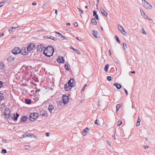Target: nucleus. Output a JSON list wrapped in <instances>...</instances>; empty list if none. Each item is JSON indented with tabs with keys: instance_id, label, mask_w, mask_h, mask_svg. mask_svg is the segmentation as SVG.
I'll use <instances>...</instances> for the list:
<instances>
[{
	"instance_id": "nucleus-59",
	"label": "nucleus",
	"mask_w": 155,
	"mask_h": 155,
	"mask_svg": "<svg viewBox=\"0 0 155 155\" xmlns=\"http://www.w3.org/2000/svg\"><path fill=\"white\" fill-rule=\"evenodd\" d=\"M144 147L145 149H147L149 147L147 145H146L145 146H144Z\"/></svg>"
},
{
	"instance_id": "nucleus-21",
	"label": "nucleus",
	"mask_w": 155,
	"mask_h": 155,
	"mask_svg": "<svg viewBox=\"0 0 155 155\" xmlns=\"http://www.w3.org/2000/svg\"><path fill=\"white\" fill-rule=\"evenodd\" d=\"M114 86L118 89H119L121 88L122 85L118 84L117 83L114 84Z\"/></svg>"
},
{
	"instance_id": "nucleus-31",
	"label": "nucleus",
	"mask_w": 155,
	"mask_h": 155,
	"mask_svg": "<svg viewBox=\"0 0 155 155\" xmlns=\"http://www.w3.org/2000/svg\"><path fill=\"white\" fill-rule=\"evenodd\" d=\"M69 65V64H67V63L65 64L64 68H65V69H66V70L67 71H68L69 70V69L68 68Z\"/></svg>"
},
{
	"instance_id": "nucleus-1",
	"label": "nucleus",
	"mask_w": 155,
	"mask_h": 155,
	"mask_svg": "<svg viewBox=\"0 0 155 155\" xmlns=\"http://www.w3.org/2000/svg\"><path fill=\"white\" fill-rule=\"evenodd\" d=\"M39 115V114L38 113L34 112L31 113L29 116V120L31 121H34L36 120Z\"/></svg>"
},
{
	"instance_id": "nucleus-57",
	"label": "nucleus",
	"mask_w": 155,
	"mask_h": 155,
	"mask_svg": "<svg viewBox=\"0 0 155 155\" xmlns=\"http://www.w3.org/2000/svg\"><path fill=\"white\" fill-rule=\"evenodd\" d=\"M55 33L58 34V35H58V36H59V35H60L61 34L60 32H58L57 31H55Z\"/></svg>"
},
{
	"instance_id": "nucleus-18",
	"label": "nucleus",
	"mask_w": 155,
	"mask_h": 155,
	"mask_svg": "<svg viewBox=\"0 0 155 155\" xmlns=\"http://www.w3.org/2000/svg\"><path fill=\"white\" fill-rule=\"evenodd\" d=\"M89 130L88 128L87 127H86L85 129H84L83 131L82 132L83 134V135L85 136L89 131Z\"/></svg>"
},
{
	"instance_id": "nucleus-3",
	"label": "nucleus",
	"mask_w": 155,
	"mask_h": 155,
	"mask_svg": "<svg viewBox=\"0 0 155 155\" xmlns=\"http://www.w3.org/2000/svg\"><path fill=\"white\" fill-rule=\"evenodd\" d=\"M12 53L15 55H17L21 52V50L18 47H15L11 50Z\"/></svg>"
},
{
	"instance_id": "nucleus-64",
	"label": "nucleus",
	"mask_w": 155,
	"mask_h": 155,
	"mask_svg": "<svg viewBox=\"0 0 155 155\" xmlns=\"http://www.w3.org/2000/svg\"><path fill=\"white\" fill-rule=\"evenodd\" d=\"M66 25L68 26L70 25L71 24L70 23H67L66 24Z\"/></svg>"
},
{
	"instance_id": "nucleus-25",
	"label": "nucleus",
	"mask_w": 155,
	"mask_h": 155,
	"mask_svg": "<svg viewBox=\"0 0 155 155\" xmlns=\"http://www.w3.org/2000/svg\"><path fill=\"white\" fill-rule=\"evenodd\" d=\"M91 23L92 24L94 25H96L97 24L96 20L94 18H92V19Z\"/></svg>"
},
{
	"instance_id": "nucleus-48",
	"label": "nucleus",
	"mask_w": 155,
	"mask_h": 155,
	"mask_svg": "<svg viewBox=\"0 0 155 155\" xmlns=\"http://www.w3.org/2000/svg\"><path fill=\"white\" fill-rule=\"evenodd\" d=\"M145 18H146L148 20H150L152 21V20L149 17H147L146 15H145Z\"/></svg>"
},
{
	"instance_id": "nucleus-15",
	"label": "nucleus",
	"mask_w": 155,
	"mask_h": 155,
	"mask_svg": "<svg viewBox=\"0 0 155 155\" xmlns=\"http://www.w3.org/2000/svg\"><path fill=\"white\" fill-rule=\"evenodd\" d=\"M28 119V118L26 116H23L21 118L20 121L22 123H25L27 121Z\"/></svg>"
},
{
	"instance_id": "nucleus-10",
	"label": "nucleus",
	"mask_w": 155,
	"mask_h": 155,
	"mask_svg": "<svg viewBox=\"0 0 155 155\" xmlns=\"http://www.w3.org/2000/svg\"><path fill=\"white\" fill-rule=\"evenodd\" d=\"M44 45V44H41L40 45H38L37 47V49L38 51L41 52L43 51L44 49H45V48Z\"/></svg>"
},
{
	"instance_id": "nucleus-27",
	"label": "nucleus",
	"mask_w": 155,
	"mask_h": 155,
	"mask_svg": "<svg viewBox=\"0 0 155 155\" xmlns=\"http://www.w3.org/2000/svg\"><path fill=\"white\" fill-rule=\"evenodd\" d=\"M141 121V120L140 117H138L137 122L136 124V126L137 127L139 126L140 125V123Z\"/></svg>"
},
{
	"instance_id": "nucleus-61",
	"label": "nucleus",
	"mask_w": 155,
	"mask_h": 155,
	"mask_svg": "<svg viewBox=\"0 0 155 155\" xmlns=\"http://www.w3.org/2000/svg\"><path fill=\"white\" fill-rule=\"evenodd\" d=\"M109 55L110 56H111V51L110 50H109Z\"/></svg>"
},
{
	"instance_id": "nucleus-35",
	"label": "nucleus",
	"mask_w": 155,
	"mask_h": 155,
	"mask_svg": "<svg viewBox=\"0 0 155 155\" xmlns=\"http://www.w3.org/2000/svg\"><path fill=\"white\" fill-rule=\"evenodd\" d=\"M121 33L124 35H127V34L125 31H124V29H123L121 30L120 31Z\"/></svg>"
},
{
	"instance_id": "nucleus-8",
	"label": "nucleus",
	"mask_w": 155,
	"mask_h": 155,
	"mask_svg": "<svg viewBox=\"0 0 155 155\" xmlns=\"http://www.w3.org/2000/svg\"><path fill=\"white\" fill-rule=\"evenodd\" d=\"M62 101L64 104H66L69 101L68 97L66 95H63L62 96Z\"/></svg>"
},
{
	"instance_id": "nucleus-17",
	"label": "nucleus",
	"mask_w": 155,
	"mask_h": 155,
	"mask_svg": "<svg viewBox=\"0 0 155 155\" xmlns=\"http://www.w3.org/2000/svg\"><path fill=\"white\" fill-rule=\"evenodd\" d=\"M43 54L45 56L48 57H50L53 54H51V53L49 52H45V51H43Z\"/></svg>"
},
{
	"instance_id": "nucleus-58",
	"label": "nucleus",
	"mask_w": 155,
	"mask_h": 155,
	"mask_svg": "<svg viewBox=\"0 0 155 155\" xmlns=\"http://www.w3.org/2000/svg\"><path fill=\"white\" fill-rule=\"evenodd\" d=\"M46 135L47 137H49V133H46Z\"/></svg>"
},
{
	"instance_id": "nucleus-41",
	"label": "nucleus",
	"mask_w": 155,
	"mask_h": 155,
	"mask_svg": "<svg viewBox=\"0 0 155 155\" xmlns=\"http://www.w3.org/2000/svg\"><path fill=\"white\" fill-rule=\"evenodd\" d=\"M29 133H25L23 134V136H24V137H29Z\"/></svg>"
},
{
	"instance_id": "nucleus-30",
	"label": "nucleus",
	"mask_w": 155,
	"mask_h": 155,
	"mask_svg": "<svg viewBox=\"0 0 155 155\" xmlns=\"http://www.w3.org/2000/svg\"><path fill=\"white\" fill-rule=\"evenodd\" d=\"M114 38L116 39V41L118 42V43L119 44L120 43V41L117 36L116 35L114 37Z\"/></svg>"
},
{
	"instance_id": "nucleus-40",
	"label": "nucleus",
	"mask_w": 155,
	"mask_h": 155,
	"mask_svg": "<svg viewBox=\"0 0 155 155\" xmlns=\"http://www.w3.org/2000/svg\"><path fill=\"white\" fill-rule=\"evenodd\" d=\"M29 137H35L36 136L33 134H30L29 133Z\"/></svg>"
},
{
	"instance_id": "nucleus-47",
	"label": "nucleus",
	"mask_w": 155,
	"mask_h": 155,
	"mask_svg": "<svg viewBox=\"0 0 155 155\" xmlns=\"http://www.w3.org/2000/svg\"><path fill=\"white\" fill-rule=\"evenodd\" d=\"M119 30L120 31L124 29V28L120 25H119V26L118 27Z\"/></svg>"
},
{
	"instance_id": "nucleus-7",
	"label": "nucleus",
	"mask_w": 155,
	"mask_h": 155,
	"mask_svg": "<svg viewBox=\"0 0 155 155\" xmlns=\"http://www.w3.org/2000/svg\"><path fill=\"white\" fill-rule=\"evenodd\" d=\"M68 84L72 87H74L75 84V81L74 78H71L68 81Z\"/></svg>"
},
{
	"instance_id": "nucleus-53",
	"label": "nucleus",
	"mask_w": 155,
	"mask_h": 155,
	"mask_svg": "<svg viewBox=\"0 0 155 155\" xmlns=\"http://www.w3.org/2000/svg\"><path fill=\"white\" fill-rule=\"evenodd\" d=\"M47 5V3H45V4H44L42 6V8H44L46 6V5Z\"/></svg>"
},
{
	"instance_id": "nucleus-52",
	"label": "nucleus",
	"mask_w": 155,
	"mask_h": 155,
	"mask_svg": "<svg viewBox=\"0 0 155 155\" xmlns=\"http://www.w3.org/2000/svg\"><path fill=\"white\" fill-rule=\"evenodd\" d=\"M3 84L2 81H0V88L2 87Z\"/></svg>"
},
{
	"instance_id": "nucleus-60",
	"label": "nucleus",
	"mask_w": 155,
	"mask_h": 155,
	"mask_svg": "<svg viewBox=\"0 0 155 155\" xmlns=\"http://www.w3.org/2000/svg\"><path fill=\"white\" fill-rule=\"evenodd\" d=\"M4 4L3 3V2H1L0 3V7L2 6Z\"/></svg>"
},
{
	"instance_id": "nucleus-63",
	"label": "nucleus",
	"mask_w": 155,
	"mask_h": 155,
	"mask_svg": "<svg viewBox=\"0 0 155 155\" xmlns=\"http://www.w3.org/2000/svg\"><path fill=\"white\" fill-rule=\"evenodd\" d=\"M7 0H4L3 1V2H3V4H5V3L7 2Z\"/></svg>"
},
{
	"instance_id": "nucleus-38",
	"label": "nucleus",
	"mask_w": 155,
	"mask_h": 155,
	"mask_svg": "<svg viewBox=\"0 0 155 155\" xmlns=\"http://www.w3.org/2000/svg\"><path fill=\"white\" fill-rule=\"evenodd\" d=\"M4 98L3 94L2 93H0V101H2Z\"/></svg>"
},
{
	"instance_id": "nucleus-56",
	"label": "nucleus",
	"mask_w": 155,
	"mask_h": 155,
	"mask_svg": "<svg viewBox=\"0 0 155 155\" xmlns=\"http://www.w3.org/2000/svg\"><path fill=\"white\" fill-rule=\"evenodd\" d=\"M124 91L127 95H128V93L127 91L125 88H124Z\"/></svg>"
},
{
	"instance_id": "nucleus-2",
	"label": "nucleus",
	"mask_w": 155,
	"mask_h": 155,
	"mask_svg": "<svg viewBox=\"0 0 155 155\" xmlns=\"http://www.w3.org/2000/svg\"><path fill=\"white\" fill-rule=\"evenodd\" d=\"M43 51H45V52H51V54H53L54 51V48L51 45L46 47Z\"/></svg>"
},
{
	"instance_id": "nucleus-24",
	"label": "nucleus",
	"mask_w": 155,
	"mask_h": 155,
	"mask_svg": "<svg viewBox=\"0 0 155 155\" xmlns=\"http://www.w3.org/2000/svg\"><path fill=\"white\" fill-rule=\"evenodd\" d=\"M25 102L26 104H30L31 103V99L26 98L25 99Z\"/></svg>"
},
{
	"instance_id": "nucleus-51",
	"label": "nucleus",
	"mask_w": 155,
	"mask_h": 155,
	"mask_svg": "<svg viewBox=\"0 0 155 155\" xmlns=\"http://www.w3.org/2000/svg\"><path fill=\"white\" fill-rule=\"evenodd\" d=\"M97 122H99V121H98V120H97V119H96V120H95V122H94V124H97V125H99V124H98V123H97Z\"/></svg>"
},
{
	"instance_id": "nucleus-23",
	"label": "nucleus",
	"mask_w": 155,
	"mask_h": 155,
	"mask_svg": "<svg viewBox=\"0 0 155 155\" xmlns=\"http://www.w3.org/2000/svg\"><path fill=\"white\" fill-rule=\"evenodd\" d=\"M70 48L71 49H73V51H75L78 54H80L81 53V52L78 50L74 48L72 46H71Z\"/></svg>"
},
{
	"instance_id": "nucleus-49",
	"label": "nucleus",
	"mask_w": 155,
	"mask_h": 155,
	"mask_svg": "<svg viewBox=\"0 0 155 155\" xmlns=\"http://www.w3.org/2000/svg\"><path fill=\"white\" fill-rule=\"evenodd\" d=\"M122 121H118V126H120V125H121V124H122Z\"/></svg>"
},
{
	"instance_id": "nucleus-42",
	"label": "nucleus",
	"mask_w": 155,
	"mask_h": 155,
	"mask_svg": "<svg viewBox=\"0 0 155 155\" xmlns=\"http://www.w3.org/2000/svg\"><path fill=\"white\" fill-rule=\"evenodd\" d=\"M107 79L108 81H110L112 80L111 77L110 76H108L107 77Z\"/></svg>"
},
{
	"instance_id": "nucleus-26",
	"label": "nucleus",
	"mask_w": 155,
	"mask_h": 155,
	"mask_svg": "<svg viewBox=\"0 0 155 155\" xmlns=\"http://www.w3.org/2000/svg\"><path fill=\"white\" fill-rule=\"evenodd\" d=\"M109 67V65L108 64H107L105 65L104 67V70L106 72H107Z\"/></svg>"
},
{
	"instance_id": "nucleus-14",
	"label": "nucleus",
	"mask_w": 155,
	"mask_h": 155,
	"mask_svg": "<svg viewBox=\"0 0 155 155\" xmlns=\"http://www.w3.org/2000/svg\"><path fill=\"white\" fill-rule=\"evenodd\" d=\"M26 48H24L21 49V54L23 55H25L28 54V51H26Z\"/></svg>"
},
{
	"instance_id": "nucleus-19",
	"label": "nucleus",
	"mask_w": 155,
	"mask_h": 155,
	"mask_svg": "<svg viewBox=\"0 0 155 155\" xmlns=\"http://www.w3.org/2000/svg\"><path fill=\"white\" fill-rule=\"evenodd\" d=\"M92 33L94 36L96 38H98L97 35L98 34V32L97 31H95L94 30L92 31Z\"/></svg>"
},
{
	"instance_id": "nucleus-39",
	"label": "nucleus",
	"mask_w": 155,
	"mask_h": 155,
	"mask_svg": "<svg viewBox=\"0 0 155 155\" xmlns=\"http://www.w3.org/2000/svg\"><path fill=\"white\" fill-rule=\"evenodd\" d=\"M34 98H33V99L36 101H38L39 99V97L38 96L37 97L36 95L35 96H34Z\"/></svg>"
},
{
	"instance_id": "nucleus-28",
	"label": "nucleus",
	"mask_w": 155,
	"mask_h": 155,
	"mask_svg": "<svg viewBox=\"0 0 155 155\" xmlns=\"http://www.w3.org/2000/svg\"><path fill=\"white\" fill-rule=\"evenodd\" d=\"M46 38L50 39H51L54 40V41H56L57 40V38H54L52 36H51L49 37L47 36V38Z\"/></svg>"
},
{
	"instance_id": "nucleus-20",
	"label": "nucleus",
	"mask_w": 155,
	"mask_h": 155,
	"mask_svg": "<svg viewBox=\"0 0 155 155\" xmlns=\"http://www.w3.org/2000/svg\"><path fill=\"white\" fill-rule=\"evenodd\" d=\"M54 109V106L52 105H49L48 109V111L52 113V110Z\"/></svg>"
},
{
	"instance_id": "nucleus-62",
	"label": "nucleus",
	"mask_w": 155,
	"mask_h": 155,
	"mask_svg": "<svg viewBox=\"0 0 155 155\" xmlns=\"http://www.w3.org/2000/svg\"><path fill=\"white\" fill-rule=\"evenodd\" d=\"M32 4L33 5H35L36 4V2H34L32 3Z\"/></svg>"
},
{
	"instance_id": "nucleus-50",
	"label": "nucleus",
	"mask_w": 155,
	"mask_h": 155,
	"mask_svg": "<svg viewBox=\"0 0 155 155\" xmlns=\"http://www.w3.org/2000/svg\"><path fill=\"white\" fill-rule=\"evenodd\" d=\"M74 25L75 27H77L78 26V24L77 22H74Z\"/></svg>"
},
{
	"instance_id": "nucleus-9",
	"label": "nucleus",
	"mask_w": 155,
	"mask_h": 155,
	"mask_svg": "<svg viewBox=\"0 0 155 155\" xmlns=\"http://www.w3.org/2000/svg\"><path fill=\"white\" fill-rule=\"evenodd\" d=\"M19 115L20 114H18L17 113H16V114H14L12 115L11 118L14 121H17Z\"/></svg>"
},
{
	"instance_id": "nucleus-13",
	"label": "nucleus",
	"mask_w": 155,
	"mask_h": 155,
	"mask_svg": "<svg viewBox=\"0 0 155 155\" xmlns=\"http://www.w3.org/2000/svg\"><path fill=\"white\" fill-rule=\"evenodd\" d=\"M72 87L70 86L69 84H68V83L64 85V88L65 90L66 91H70Z\"/></svg>"
},
{
	"instance_id": "nucleus-44",
	"label": "nucleus",
	"mask_w": 155,
	"mask_h": 155,
	"mask_svg": "<svg viewBox=\"0 0 155 155\" xmlns=\"http://www.w3.org/2000/svg\"><path fill=\"white\" fill-rule=\"evenodd\" d=\"M87 86V85L86 84H85L84 85V86L82 88L81 91H84V90L86 86Z\"/></svg>"
},
{
	"instance_id": "nucleus-16",
	"label": "nucleus",
	"mask_w": 155,
	"mask_h": 155,
	"mask_svg": "<svg viewBox=\"0 0 155 155\" xmlns=\"http://www.w3.org/2000/svg\"><path fill=\"white\" fill-rule=\"evenodd\" d=\"M100 10L101 11V14L102 15L104 16H107V13L106 12L105 10L102 8H100Z\"/></svg>"
},
{
	"instance_id": "nucleus-5",
	"label": "nucleus",
	"mask_w": 155,
	"mask_h": 155,
	"mask_svg": "<svg viewBox=\"0 0 155 155\" xmlns=\"http://www.w3.org/2000/svg\"><path fill=\"white\" fill-rule=\"evenodd\" d=\"M4 113V115L5 118L7 120L10 117V110L8 108L5 109Z\"/></svg>"
},
{
	"instance_id": "nucleus-22",
	"label": "nucleus",
	"mask_w": 155,
	"mask_h": 155,
	"mask_svg": "<svg viewBox=\"0 0 155 155\" xmlns=\"http://www.w3.org/2000/svg\"><path fill=\"white\" fill-rule=\"evenodd\" d=\"M93 16H94L95 18L96 19V20H99V18H98V17L97 15V12L96 11H95V10H94L93 11Z\"/></svg>"
},
{
	"instance_id": "nucleus-33",
	"label": "nucleus",
	"mask_w": 155,
	"mask_h": 155,
	"mask_svg": "<svg viewBox=\"0 0 155 155\" xmlns=\"http://www.w3.org/2000/svg\"><path fill=\"white\" fill-rule=\"evenodd\" d=\"M19 27V26L14 27L12 26L11 27H10V32L12 31L13 29H16L17 28H18Z\"/></svg>"
},
{
	"instance_id": "nucleus-34",
	"label": "nucleus",
	"mask_w": 155,
	"mask_h": 155,
	"mask_svg": "<svg viewBox=\"0 0 155 155\" xmlns=\"http://www.w3.org/2000/svg\"><path fill=\"white\" fill-rule=\"evenodd\" d=\"M140 11L141 13V15L143 16L145 18V13L144 12V11L140 9Z\"/></svg>"
},
{
	"instance_id": "nucleus-36",
	"label": "nucleus",
	"mask_w": 155,
	"mask_h": 155,
	"mask_svg": "<svg viewBox=\"0 0 155 155\" xmlns=\"http://www.w3.org/2000/svg\"><path fill=\"white\" fill-rule=\"evenodd\" d=\"M127 48V47L126 45V44L124 43H123V49L124 50H126V48Z\"/></svg>"
},
{
	"instance_id": "nucleus-29",
	"label": "nucleus",
	"mask_w": 155,
	"mask_h": 155,
	"mask_svg": "<svg viewBox=\"0 0 155 155\" xmlns=\"http://www.w3.org/2000/svg\"><path fill=\"white\" fill-rule=\"evenodd\" d=\"M5 68L4 64L2 62L0 63V68L2 69H3Z\"/></svg>"
},
{
	"instance_id": "nucleus-43",
	"label": "nucleus",
	"mask_w": 155,
	"mask_h": 155,
	"mask_svg": "<svg viewBox=\"0 0 155 155\" xmlns=\"http://www.w3.org/2000/svg\"><path fill=\"white\" fill-rule=\"evenodd\" d=\"M7 152V151L5 149H3L2 150L1 153H6Z\"/></svg>"
},
{
	"instance_id": "nucleus-55",
	"label": "nucleus",
	"mask_w": 155,
	"mask_h": 155,
	"mask_svg": "<svg viewBox=\"0 0 155 155\" xmlns=\"http://www.w3.org/2000/svg\"><path fill=\"white\" fill-rule=\"evenodd\" d=\"M107 144L109 146H111V144L110 142L108 140L107 141Z\"/></svg>"
},
{
	"instance_id": "nucleus-37",
	"label": "nucleus",
	"mask_w": 155,
	"mask_h": 155,
	"mask_svg": "<svg viewBox=\"0 0 155 155\" xmlns=\"http://www.w3.org/2000/svg\"><path fill=\"white\" fill-rule=\"evenodd\" d=\"M60 38H61V39L62 40H64V39L67 40V38H65V37L61 34L60 35Z\"/></svg>"
},
{
	"instance_id": "nucleus-6",
	"label": "nucleus",
	"mask_w": 155,
	"mask_h": 155,
	"mask_svg": "<svg viewBox=\"0 0 155 155\" xmlns=\"http://www.w3.org/2000/svg\"><path fill=\"white\" fill-rule=\"evenodd\" d=\"M142 4L143 7L146 9H150L152 8V5L145 0H144V1L142 2Z\"/></svg>"
},
{
	"instance_id": "nucleus-12",
	"label": "nucleus",
	"mask_w": 155,
	"mask_h": 155,
	"mask_svg": "<svg viewBox=\"0 0 155 155\" xmlns=\"http://www.w3.org/2000/svg\"><path fill=\"white\" fill-rule=\"evenodd\" d=\"M57 61L59 63L63 64L64 63V58L61 56H59L57 59Z\"/></svg>"
},
{
	"instance_id": "nucleus-4",
	"label": "nucleus",
	"mask_w": 155,
	"mask_h": 155,
	"mask_svg": "<svg viewBox=\"0 0 155 155\" xmlns=\"http://www.w3.org/2000/svg\"><path fill=\"white\" fill-rule=\"evenodd\" d=\"M35 47V43L33 42L29 43L27 45V51H31Z\"/></svg>"
},
{
	"instance_id": "nucleus-54",
	"label": "nucleus",
	"mask_w": 155,
	"mask_h": 155,
	"mask_svg": "<svg viewBox=\"0 0 155 155\" xmlns=\"http://www.w3.org/2000/svg\"><path fill=\"white\" fill-rule=\"evenodd\" d=\"M142 33H143L144 34H146V31H145V30H144V29H143V28L142 29Z\"/></svg>"
},
{
	"instance_id": "nucleus-45",
	"label": "nucleus",
	"mask_w": 155,
	"mask_h": 155,
	"mask_svg": "<svg viewBox=\"0 0 155 155\" xmlns=\"http://www.w3.org/2000/svg\"><path fill=\"white\" fill-rule=\"evenodd\" d=\"M62 104V103L61 101H58V106H61Z\"/></svg>"
},
{
	"instance_id": "nucleus-46",
	"label": "nucleus",
	"mask_w": 155,
	"mask_h": 155,
	"mask_svg": "<svg viewBox=\"0 0 155 155\" xmlns=\"http://www.w3.org/2000/svg\"><path fill=\"white\" fill-rule=\"evenodd\" d=\"M78 10L79 12L81 13H83V11L80 8H78Z\"/></svg>"
},
{
	"instance_id": "nucleus-32",
	"label": "nucleus",
	"mask_w": 155,
	"mask_h": 155,
	"mask_svg": "<svg viewBox=\"0 0 155 155\" xmlns=\"http://www.w3.org/2000/svg\"><path fill=\"white\" fill-rule=\"evenodd\" d=\"M121 107V105L120 104H117L116 107V113H117V111L119 110V109Z\"/></svg>"
},
{
	"instance_id": "nucleus-11",
	"label": "nucleus",
	"mask_w": 155,
	"mask_h": 155,
	"mask_svg": "<svg viewBox=\"0 0 155 155\" xmlns=\"http://www.w3.org/2000/svg\"><path fill=\"white\" fill-rule=\"evenodd\" d=\"M40 114L41 116L45 117L48 116V112L47 111L42 109L40 110Z\"/></svg>"
}]
</instances>
